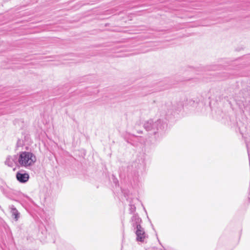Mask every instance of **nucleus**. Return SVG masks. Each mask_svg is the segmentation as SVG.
<instances>
[{
  "mask_svg": "<svg viewBox=\"0 0 250 250\" xmlns=\"http://www.w3.org/2000/svg\"><path fill=\"white\" fill-rule=\"evenodd\" d=\"M11 212L12 216L14 217L16 221H17L20 217V213L17 209L15 208H12Z\"/></svg>",
  "mask_w": 250,
  "mask_h": 250,
  "instance_id": "obj_4",
  "label": "nucleus"
},
{
  "mask_svg": "<svg viewBox=\"0 0 250 250\" xmlns=\"http://www.w3.org/2000/svg\"><path fill=\"white\" fill-rule=\"evenodd\" d=\"M16 178L20 182L25 183L29 180V175L27 173L17 172Z\"/></svg>",
  "mask_w": 250,
  "mask_h": 250,
  "instance_id": "obj_3",
  "label": "nucleus"
},
{
  "mask_svg": "<svg viewBox=\"0 0 250 250\" xmlns=\"http://www.w3.org/2000/svg\"><path fill=\"white\" fill-rule=\"evenodd\" d=\"M13 158L11 157H9L7 158L5 161V164L9 167H12L13 166Z\"/></svg>",
  "mask_w": 250,
  "mask_h": 250,
  "instance_id": "obj_5",
  "label": "nucleus"
},
{
  "mask_svg": "<svg viewBox=\"0 0 250 250\" xmlns=\"http://www.w3.org/2000/svg\"><path fill=\"white\" fill-rule=\"evenodd\" d=\"M37 158L35 153L30 151L20 152L18 155L17 165L22 167L28 168L33 166Z\"/></svg>",
  "mask_w": 250,
  "mask_h": 250,
  "instance_id": "obj_1",
  "label": "nucleus"
},
{
  "mask_svg": "<svg viewBox=\"0 0 250 250\" xmlns=\"http://www.w3.org/2000/svg\"><path fill=\"white\" fill-rule=\"evenodd\" d=\"M136 234L137 240L140 242H143L146 237L144 229L140 225L137 226Z\"/></svg>",
  "mask_w": 250,
  "mask_h": 250,
  "instance_id": "obj_2",
  "label": "nucleus"
}]
</instances>
